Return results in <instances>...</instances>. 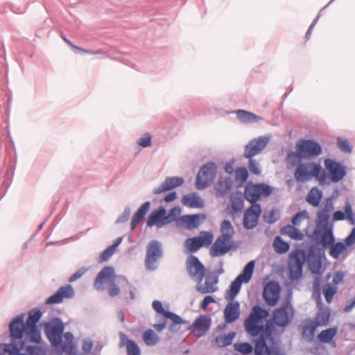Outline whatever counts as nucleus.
I'll return each instance as SVG.
<instances>
[{"mask_svg":"<svg viewBox=\"0 0 355 355\" xmlns=\"http://www.w3.org/2000/svg\"><path fill=\"white\" fill-rule=\"evenodd\" d=\"M217 173V166L209 162L201 166L196 176V184L198 190L205 189L212 184Z\"/></svg>","mask_w":355,"mask_h":355,"instance_id":"obj_9","label":"nucleus"},{"mask_svg":"<svg viewBox=\"0 0 355 355\" xmlns=\"http://www.w3.org/2000/svg\"><path fill=\"white\" fill-rule=\"evenodd\" d=\"M220 232L222 236H227V238L232 239L234 234V230L230 220H224L221 223Z\"/></svg>","mask_w":355,"mask_h":355,"instance_id":"obj_45","label":"nucleus"},{"mask_svg":"<svg viewBox=\"0 0 355 355\" xmlns=\"http://www.w3.org/2000/svg\"><path fill=\"white\" fill-rule=\"evenodd\" d=\"M345 243L335 241L329 247V254L334 259H338L340 254L343 252L347 246H351L355 243V227H354L345 240Z\"/></svg>","mask_w":355,"mask_h":355,"instance_id":"obj_22","label":"nucleus"},{"mask_svg":"<svg viewBox=\"0 0 355 355\" xmlns=\"http://www.w3.org/2000/svg\"><path fill=\"white\" fill-rule=\"evenodd\" d=\"M186 245L188 246L189 251L191 252H196L201 247H202L200 239L197 236L187 239Z\"/></svg>","mask_w":355,"mask_h":355,"instance_id":"obj_48","label":"nucleus"},{"mask_svg":"<svg viewBox=\"0 0 355 355\" xmlns=\"http://www.w3.org/2000/svg\"><path fill=\"white\" fill-rule=\"evenodd\" d=\"M240 315V304L239 302H229L224 310L225 320L227 323L235 322Z\"/></svg>","mask_w":355,"mask_h":355,"instance_id":"obj_28","label":"nucleus"},{"mask_svg":"<svg viewBox=\"0 0 355 355\" xmlns=\"http://www.w3.org/2000/svg\"><path fill=\"white\" fill-rule=\"evenodd\" d=\"M153 308L158 313L162 314L166 318L170 319L173 321V324L170 326L171 331H177L176 326L182 323H187L180 315L173 312L166 311L164 309L162 304L159 300H154L153 302Z\"/></svg>","mask_w":355,"mask_h":355,"instance_id":"obj_21","label":"nucleus"},{"mask_svg":"<svg viewBox=\"0 0 355 355\" xmlns=\"http://www.w3.org/2000/svg\"><path fill=\"white\" fill-rule=\"evenodd\" d=\"M297 162L299 164L294 173L295 179L297 182H305L311 180L312 178H316L320 183L325 181L326 172L319 163H302L299 159Z\"/></svg>","mask_w":355,"mask_h":355,"instance_id":"obj_3","label":"nucleus"},{"mask_svg":"<svg viewBox=\"0 0 355 355\" xmlns=\"http://www.w3.org/2000/svg\"><path fill=\"white\" fill-rule=\"evenodd\" d=\"M25 346H17L12 345H0V348L4 355H26L21 354V351Z\"/></svg>","mask_w":355,"mask_h":355,"instance_id":"obj_37","label":"nucleus"},{"mask_svg":"<svg viewBox=\"0 0 355 355\" xmlns=\"http://www.w3.org/2000/svg\"><path fill=\"white\" fill-rule=\"evenodd\" d=\"M268 139L263 137L250 140L245 147L243 157L245 158H252L259 154L268 144Z\"/></svg>","mask_w":355,"mask_h":355,"instance_id":"obj_17","label":"nucleus"},{"mask_svg":"<svg viewBox=\"0 0 355 355\" xmlns=\"http://www.w3.org/2000/svg\"><path fill=\"white\" fill-rule=\"evenodd\" d=\"M44 330L53 346L57 347L61 344L64 324L60 319L54 318L50 322H46Z\"/></svg>","mask_w":355,"mask_h":355,"instance_id":"obj_13","label":"nucleus"},{"mask_svg":"<svg viewBox=\"0 0 355 355\" xmlns=\"http://www.w3.org/2000/svg\"><path fill=\"white\" fill-rule=\"evenodd\" d=\"M324 167L328 171L327 178L332 182H338L347 175V168L341 163L330 158L324 159Z\"/></svg>","mask_w":355,"mask_h":355,"instance_id":"obj_14","label":"nucleus"},{"mask_svg":"<svg viewBox=\"0 0 355 355\" xmlns=\"http://www.w3.org/2000/svg\"><path fill=\"white\" fill-rule=\"evenodd\" d=\"M218 277L215 276L214 277L213 281L211 282L209 281V278H207L205 282V284L203 286L198 287L197 290L200 291L201 293H214L216 291L217 288L214 286V284L218 283Z\"/></svg>","mask_w":355,"mask_h":355,"instance_id":"obj_40","label":"nucleus"},{"mask_svg":"<svg viewBox=\"0 0 355 355\" xmlns=\"http://www.w3.org/2000/svg\"><path fill=\"white\" fill-rule=\"evenodd\" d=\"M26 343H40L42 342L41 332L37 327H26L25 336Z\"/></svg>","mask_w":355,"mask_h":355,"instance_id":"obj_33","label":"nucleus"},{"mask_svg":"<svg viewBox=\"0 0 355 355\" xmlns=\"http://www.w3.org/2000/svg\"><path fill=\"white\" fill-rule=\"evenodd\" d=\"M293 311L291 300L287 298L282 304V306L274 310L272 320L275 324L279 327H286L292 320L293 315L289 316L288 309Z\"/></svg>","mask_w":355,"mask_h":355,"instance_id":"obj_15","label":"nucleus"},{"mask_svg":"<svg viewBox=\"0 0 355 355\" xmlns=\"http://www.w3.org/2000/svg\"><path fill=\"white\" fill-rule=\"evenodd\" d=\"M248 159V169L250 171V173L254 175H259L261 171L257 161L252 159V157Z\"/></svg>","mask_w":355,"mask_h":355,"instance_id":"obj_57","label":"nucleus"},{"mask_svg":"<svg viewBox=\"0 0 355 355\" xmlns=\"http://www.w3.org/2000/svg\"><path fill=\"white\" fill-rule=\"evenodd\" d=\"M144 218V216H142L141 214H139L137 212H136L133 215L132 218V221H131V223H130V226H131L130 228H131L132 231H133L135 229V227L137 225V224Z\"/></svg>","mask_w":355,"mask_h":355,"instance_id":"obj_63","label":"nucleus"},{"mask_svg":"<svg viewBox=\"0 0 355 355\" xmlns=\"http://www.w3.org/2000/svg\"><path fill=\"white\" fill-rule=\"evenodd\" d=\"M205 218L204 215L193 214V215H185L181 217L180 220L185 224H187L189 229L196 228L199 226L200 221V217Z\"/></svg>","mask_w":355,"mask_h":355,"instance_id":"obj_35","label":"nucleus"},{"mask_svg":"<svg viewBox=\"0 0 355 355\" xmlns=\"http://www.w3.org/2000/svg\"><path fill=\"white\" fill-rule=\"evenodd\" d=\"M24 348L29 355H46L45 350L41 347L26 345Z\"/></svg>","mask_w":355,"mask_h":355,"instance_id":"obj_53","label":"nucleus"},{"mask_svg":"<svg viewBox=\"0 0 355 355\" xmlns=\"http://www.w3.org/2000/svg\"><path fill=\"white\" fill-rule=\"evenodd\" d=\"M322 198V192L318 187H313L309 192L306 201L314 207H318Z\"/></svg>","mask_w":355,"mask_h":355,"instance_id":"obj_34","label":"nucleus"},{"mask_svg":"<svg viewBox=\"0 0 355 355\" xmlns=\"http://www.w3.org/2000/svg\"><path fill=\"white\" fill-rule=\"evenodd\" d=\"M186 268L189 277L197 281L198 284L201 283L205 276L206 270L204 265L196 256L190 255L187 258Z\"/></svg>","mask_w":355,"mask_h":355,"instance_id":"obj_16","label":"nucleus"},{"mask_svg":"<svg viewBox=\"0 0 355 355\" xmlns=\"http://www.w3.org/2000/svg\"><path fill=\"white\" fill-rule=\"evenodd\" d=\"M73 288L70 284L60 287L58 291L46 300V304H60L64 299H71L74 297Z\"/></svg>","mask_w":355,"mask_h":355,"instance_id":"obj_20","label":"nucleus"},{"mask_svg":"<svg viewBox=\"0 0 355 355\" xmlns=\"http://www.w3.org/2000/svg\"><path fill=\"white\" fill-rule=\"evenodd\" d=\"M324 233L322 235V244L324 248L330 247L335 241L331 229L324 230Z\"/></svg>","mask_w":355,"mask_h":355,"instance_id":"obj_49","label":"nucleus"},{"mask_svg":"<svg viewBox=\"0 0 355 355\" xmlns=\"http://www.w3.org/2000/svg\"><path fill=\"white\" fill-rule=\"evenodd\" d=\"M150 207V201H146L143 203L140 207L137 209V212L141 214L142 216H145Z\"/></svg>","mask_w":355,"mask_h":355,"instance_id":"obj_62","label":"nucleus"},{"mask_svg":"<svg viewBox=\"0 0 355 355\" xmlns=\"http://www.w3.org/2000/svg\"><path fill=\"white\" fill-rule=\"evenodd\" d=\"M289 244L284 241L280 236H276L274 241V248L276 252L283 254L288 251Z\"/></svg>","mask_w":355,"mask_h":355,"instance_id":"obj_43","label":"nucleus"},{"mask_svg":"<svg viewBox=\"0 0 355 355\" xmlns=\"http://www.w3.org/2000/svg\"><path fill=\"white\" fill-rule=\"evenodd\" d=\"M181 213V209L178 207H174L170 209L168 215L165 214L167 224L171 223L178 220Z\"/></svg>","mask_w":355,"mask_h":355,"instance_id":"obj_50","label":"nucleus"},{"mask_svg":"<svg viewBox=\"0 0 355 355\" xmlns=\"http://www.w3.org/2000/svg\"><path fill=\"white\" fill-rule=\"evenodd\" d=\"M115 275L114 269L112 266L104 267L98 274L95 282L94 288L97 291H103L105 289L104 284L109 283L111 284L108 290V294L110 297H115L119 294L120 289L119 286L114 284Z\"/></svg>","mask_w":355,"mask_h":355,"instance_id":"obj_7","label":"nucleus"},{"mask_svg":"<svg viewBox=\"0 0 355 355\" xmlns=\"http://www.w3.org/2000/svg\"><path fill=\"white\" fill-rule=\"evenodd\" d=\"M203 235L198 236L200 242L202 243V245H209L213 241V234L210 232H202Z\"/></svg>","mask_w":355,"mask_h":355,"instance_id":"obj_58","label":"nucleus"},{"mask_svg":"<svg viewBox=\"0 0 355 355\" xmlns=\"http://www.w3.org/2000/svg\"><path fill=\"white\" fill-rule=\"evenodd\" d=\"M114 252L115 250H114L111 246H109L101 253L98 258V262L102 263L107 261L114 254Z\"/></svg>","mask_w":355,"mask_h":355,"instance_id":"obj_56","label":"nucleus"},{"mask_svg":"<svg viewBox=\"0 0 355 355\" xmlns=\"http://www.w3.org/2000/svg\"><path fill=\"white\" fill-rule=\"evenodd\" d=\"M329 209L326 206L321 211L317 214V227L318 229L328 230L329 220Z\"/></svg>","mask_w":355,"mask_h":355,"instance_id":"obj_32","label":"nucleus"},{"mask_svg":"<svg viewBox=\"0 0 355 355\" xmlns=\"http://www.w3.org/2000/svg\"><path fill=\"white\" fill-rule=\"evenodd\" d=\"M269 315V312L261 307L256 305L252 308V313L246 318L244 322L246 331L252 336L256 337L259 334H263L265 330L263 325L259 324V322Z\"/></svg>","mask_w":355,"mask_h":355,"instance_id":"obj_6","label":"nucleus"},{"mask_svg":"<svg viewBox=\"0 0 355 355\" xmlns=\"http://www.w3.org/2000/svg\"><path fill=\"white\" fill-rule=\"evenodd\" d=\"M62 350L63 352L66 353L68 355H71L73 354V343H64L62 345Z\"/></svg>","mask_w":355,"mask_h":355,"instance_id":"obj_64","label":"nucleus"},{"mask_svg":"<svg viewBox=\"0 0 355 355\" xmlns=\"http://www.w3.org/2000/svg\"><path fill=\"white\" fill-rule=\"evenodd\" d=\"M232 248V239L220 235L210 249L211 257H219L226 254Z\"/></svg>","mask_w":355,"mask_h":355,"instance_id":"obj_23","label":"nucleus"},{"mask_svg":"<svg viewBox=\"0 0 355 355\" xmlns=\"http://www.w3.org/2000/svg\"><path fill=\"white\" fill-rule=\"evenodd\" d=\"M261 212L259 204H253L246 209L243 216V226L247 230L254 228L257 224Z\"/></svg>","mask_w":355,"mask_h":355,"instance_id":"obj_18","label":"nucleus"},{"mask_svg":"<svg viewBox=\"0 0 355 355\" xmlns=\"http://www.w3.org/2000/svg\"><path fill=\"white\" fill-rule=\"evenodd\" d=\"M235 336V332H230L227 335L216 336L215 338L216 345L220 347L229 346L232 343Z\"/></svg>","mask_w":355,"mask_h":355,"instance_id":"obj_39","label":"nucleus"},{"mask_svg":"<svg viewBox=\"0 0 355 355\" xmlns=\"http://www.w3.org/2000/svg\"><path fill=\"white\" fill-rule=\"evenodd\" d=\"M62 39L69 46H71L74 51L76 53H89V51L85 49H83L80 46L74 45L73 43H71L65 36L62 35Z\"/></svg>","mask_w":355,"mask_h":355,"instance_id":"obj_60","label":"nucleus"},{"mask_svg":"<svg viewBox=\"0 0 355 355\" xmlns=\"http://www.w3.org/2000/svg\"><path fill=\"white\" fill-rule=\"evenodd\" d=\"M322 153L320 144L312 139H302L296 146V152L291 151L288 153V159L294 162L295 159L299 161L304 158L315 157Z\"/></svg>","mask_w":355,"mask_h":355,"instance_id":"obj_5","label":"nucleus"},{"mask_svg":"<svg viewBox=\"0 0 355 355\" xmlns=\"http://www.w3.org/2000/svg\"><path fill=\"white\" fill-rule=\"evenodd\" d=\"M42 316V313L40 309L32 310L29 311L28 318L25 322L26 327H37V323Z\"/></svg>","mask_w":355,"mask_h":355,"instance_id":"obj_38","label":"nucleus"},{"mask_svg":"<svg viewBox=\"0 0 355 355\" xmlns=\"http://www.w3.org/2000/svg\"><path fill=\"white\" fill-rule=\"evenodd\" d=\"M305 261L306 252L304 250H295L291 254L288 263L291 280H298L301 278Z\"/></svg>","mask_w":355,"mask_h":355,"instance_id":"obj_10","label":"nucleus"},{"mask_svg":"<svg viewBox=\"0 0 355 355\" xmlns=\"http://www.w3.org/2000/svg\"><path fill=\"white\" fill-rule=\"evenodd\" d=\"M232 181L230 177H220L214 185L217 198L227 196L232 190Z\"/></svg>","mask_w":355,"mask_h":355,"instance_id":"obj_27","label":"nucleus"},{"mask_svg":"<svg viewBox=\"0 0 355 355\" xmlns=\"http://www.w3.org/2000/svg\"><path fill=\"white\" fill-rule=\"evenodd\" d=\"M254 264V261H249L244 267L242 272L231 283L227 291V295L225 296L226 300H233L239 293L242 283H248L250 281L253 274Z\"/></svg>","mask_w":355,"mask_h":355,"instance_id":"obj_8","label":"nucleus"},{"mask_svg":"<svg viewBox=\"0 0 355 355\" xmlns=\"http://www.w3.org/2000/svg\"><path fill=\"white\" fill-rule=\"evenodd\" d=\"M24 313H20L10 321L8 324V336L10 343L1 345H12L17 346H25L26 339L24 338L26 324L24 322Z\"/></svg>","mask_w":355,"mask_h":355,"instance_id":"obj_4","label":"nucleus"},{"mask_svg":"<svg viewBox=\"0 0 355 355\" xmlns=\"http://www.w3.org/2000/svg\"><path fill=\"white\" fill-rule=\"evenodd\" d=\"M236 115L238 119L245 123H255L262 119L261 116L243 110H237Z\"/></svg>","mask_w":355,"mask_h":355,"instance_id":"obj_31","label":"nucleus"},{"mask_svg":"<svg viewBox=\"0 0 355 355\" xmlns=\"http://www.w3.org/2000/svg\"><path fill=\"white\" fill-rule=\"evenodd\" d=\"M164 251L162 243L153 240L148 243L146 247V254L145 257V266L146 270L150 271L155 270L157 266V261L163 257Z\"/></svg>","mask_w":355,"mask_h":355,"instance_id":"obj_11","label":"nucleus"},{"mask_svg":"<svg viewBox=\"0 0 355 355\" xmlns=\"http://www.w3.org/2000/svg\"><path fill=\"white\" fill-rule=\"evenodd\" d=\"M328 287L324 286L323 288V293L325 297L326 301L328 303H330L334 297V295L336 293V288H334L333 286H329V284H327Z\"/></svg>","mask_w":355,"mask_h":355,"instance_id":"obj_54","label":"nucleus"},{"mask_svg":"<svg viewBox=\"0 0 355 355\" xmlns=\"http://www.w3.org/2000/svg\"><path fill=\"white\" fill-rule=\"evenodd\" d=\"M182 202L184 206L191 208H202L205 205L203 200L196 193L184 196Z\"/></svg>","mask_w":355,"mask_h":355,"instance_id":"obj_29","label":"nucleus"},{"mask_svg":"<svg viewBox=\"0 0 355 355\" xmlns=\"http://www.w3.org/2000/svg\"><path fill=\"white\" fill-rule=\"evenodd\" d=\"M143 338L145 343L148 346L155 345L159 341L158 336L152 329L146 330L143 334Z\"/></svg>","mask_w":355,"mask_h":355,"instance_id":"obj_44","label":"nucleus"},{"mask_svg":"<svg viewBox=\"0 0 355 355\" xmlns=\"http://www.w3.org/2000/svg\"><path fill=\"white\" fill-rule=\"evenodd\" d=\"M166 209L163 206H160L158 209H156L151 211L147 219V225L148 227H153L156 225L157 228L167 225L165 214Z\"/></svg>","mask_w":355,"mask_h":355,"instance_id":"obj_25","label":"nucleus"},{"mask_svg":"<svg viewBox=\"0 0 355 355\" xmlns=\"http://www.w3.org/2000/svg\"><path fill=\"white\" fill-rule=\"evenodd\" d=\"M231 202H232V214H236L241 211L243 207V198L240 195L234 196L233 194L231 196Z\"/></svg>","mask_w":355,"mask_h":355,"instance_id":"obj_42","label":"nucleus"},{"mask_svg":"<svg viewBox=\"0 0 355 355\" xmlns=\"http://www.w3.org/2000/svg\"><path fill=\"white\" fill-rule=\"evenodd\" d=\"M280 286L277 282L268 283L263 291V297L266 303L270 306L276 305L279 298Z\"/></svg>","mask_w":355,"mask_h":355,"instance_id":"obj_19","label":"nucleus"},{"mask_svg":"<svg viewBox=\"0 0 355 355\" xmlns=\"http://www.w3.org/2000/svg\"><path fill=\"white\" fill-rule=\"evenodd\" d=\"M184 182V178L181 177H167L158 187L153 189V193L157 195L163 192L172 190L181 186Z\"/></svg>","mask_w":355,"mask_h":355,"instance_id":"obj_26","label":"nucleus"},{"mask_svg":"<svg viewBox=\"0 0 355 355\" xmlns=\"http://www.w3.org/2000/svg\"><path fill=\"white\" fill-rule=\"evenodd\" d=\"M259 337L255 341L254 348L250 343L244 342L235 343V350L243 355L250 354L253 351L254 355H284L277 344L272 342L268 345L265 335L259 334Z\"/></svg>","mask_w":355,"mask_h":355,"instance_id":"obj_1","label":"nucleus"},{"mask_svg":"<svg viewBox=\"0 0 355 355\" xmlns=\"http://www.w3.org/2000/svg\"><path fill=\"white\" fill-rule=\"evenodd\" d=\"M130 212H131L130 207L128 206H126L123 210V212L122 213L121 215H120L117 218L115 223H123L128 221V220L129 219L130 216Z\"/></svg>","mask_w":355,"mask_h":355,"instance_id":"obj_59","label":"nucleus"},{"mask_svg":"<svg viewBox=\"0 0 355 355\" xmlns=\"http://www.w3.org/2000/svg\"><path fill=\"white\" fill-rule=\"evenodd\" d=\"M272 193V187L265 183L253 184L248 182L245 187V198L252 205L257 204V201L261 196H269Z\"/></svg>","mask_w":355,"mask_h":355,"instance_id":"obj_12","label":"nucleus"},{"mask_svg":"<svg viewBox=\"0 0 355 355\" xmlns=\"http://www.w3.org/2000/svg\"><path fill=\"white\" fill-rule=\"evenodd\" d=\"M338 146L342 152L351 153L352 152V146L349 144L346 139L340 137L338 138Z\"/></svg>","mask_w":355,"mask_h":355,"instance_id":"obj_52","label":"nucleus"},{"mask_svg":"<svg viewBox=\"0 0 355 355\" xmlns=\"http://www.w3.org/2000/svg\"><path fill=\"white\" fill-rule=\"evenodd\" d=\"M330 313L328 311L322 310L319 311L314 320L316 321L320 327L327 326L329 321Z\"/></svg>","mask_w":355,"mask_h":355,"instance_id":"obj_46","label":"nucleus"},{"mask_svg":"<svg viewBox=\"0 0 355 355\" xmlns=\"http://www.w3.org/2000/svg\"><path fill=\"white\" fill-rule=\"evenodd\" d=\"M211 325V318L207 315H201L189 327V329L200 337L205 335L209 331Z\"/></svg>","mask_w":355,"mask_h":355,"instance_id":"obj_24","label":"nucleus"},{"mask_svg":"<svg viewBox=\"0 0 355 355\" xmlns=\"http://www.w3.org/2000/svg\"><path fill=\"white\" fill-rule=\"evenodd\" d=\"M88 270H89V268L87 266H83V267L79 268L69 278V282H76V280L81 278L85 274H86Z\"/></svg>","mask_w":355,"mask_h":355,"instance_id":"obj_55","label":"nucleus"},{"mask_svg":"<svg viewBox=\"0 0 355 355\" xmlns=\"http://www.w3.org/2000/svg\"><path fill=\"white\" fill-rule=\"evenodd\" d=\"M248 175V171L245 167H239L235 171V179L239 182V186L247 181Z\"/></svg>","mask_w":355,"mask_h":355,"instance_id":"obj_47","label":"nucleus"},{"mask_svg":"<svg viewBox=\"0 0 355 355\" xmlns=\"http://www.w3.org/2000/svg\"><path fill=\"white\" fill-rule=\"evenodd\" d=\"M281 233L282 234H286L291 239L295 240H302L303 239V234L300 230L295 227L293 225H287L281 229Z\"/></svg>","mask_w":355,"mask_h":355,"instance_id":"obj_36","label":"nucleus"},{"mask_svg":"<svg viewBox=\"0 0 355 355\" xmlns=\"http://www.w3.org/2000/svg\"><path fill=\"white\" fill-rule=\"evenodd\" d=\"M306 260L311 272L315 275L313 284V297L315 300L317 304L320 305L322 304L321 275L322 266L321 250H316L313 246L311 247L308 254H306Z\"/></svg>","mask_w":355,"mask_h":355,"instance_id":"obj_2","label":"nucleus"},{"mask_svg":"<svg viewBox=\"0 0 355 355\" xmlns=\"http://www.w3.org/2000/svg\"><path fill=\"white\" fill-rule=\"evenodd\" d=\"M138 145L143 148L149 147L151 145V136L149 133H146L144 137L139 138L137 141Z\"/></svg>","mask_w":355,"mask_h":355,"instance_id":"obj_61","label":"nucleus"},{"mask_svg":"<svg viewBox=\"0 0 355 355\" xmlns=\"http://www.w3.org/2000/svg\"><path fill=\"white\" fill-rule=\"evenodd\" d=\"M337 333L336 328H329L322 331L318 335V339L320 342L329 343Z\"/></svg>","mask_w":355,"mask_h":355,"instance_id":"obj_41","label":"nucleus"},{"mask_svg":"<svg viewBox=\"0 0 355 355\" xmlns=\"http://www.w3.org/2000/svg\"><path fill=\"white\" fill-rule=\"evenodd\" d=\"M121 346L126 345L128 355H141V351L138 345L132 340L128 339L124 333L120 334Z\"/></svg>","mask_w":355,"mask_h":355,"instance_id":"obj_30","label":"nucleus"},{"mask_svg":"<svg viewBox=\"0 0 355 355\" xmlns=\"http://www.w3.org/2000/svg\"><path fill=\"white\" fill-rule=\"evenodd\" d=\"M264 220L269 224H272L277 221L280 218L279 211L275 209H272L268 214L263 216Z\"/></svg>","mask_w":355,"mask_h":355,"instance_id":"obj_51","label":"nucleus"}]
</instances>
